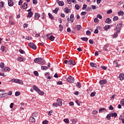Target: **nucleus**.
Segmentation results:
<instances>
[{"mask_svg": "<svg viewBox=\"0 0 124 124\" xmlns=\"http://www.w3.org/2000/svg\"><path fill=\"white\" fill-rule=\"evenodd\" d=\"M67 80L69 83H71V84H72L74 83V78L72 76H69L67 78Z\"/></svg>", "mask_w": 124, "mask_h": 124, "instance_id": "obj_2", "label": "nucleus"}, {"mask_svg": "<svg viewBox=\"0 0 124 124\" xmlns=\"http://www.w3.org/2000/svg\"><path fill=\"white\" fill-rule=\"evenodd\" d=\"M111 115V117L113 118L114 117V118H116V117L118 116V114L117 113L114 112V113H111L110 114Z\"/></svg>", "mask_w": 124, "mask_h": 124, "instance_id": "obj_23", "label": "nucleus"}, {"mask_svg": "<svg viewBox=\"0 0 124 124\" xmlns=\"http://www.w3.org/2000/svg\"><path fill=\"white\" fill-rule=\"evenodd\" d=\"M77 87H78V88H79V89H80L81 88V87H82V85H81V83H80V82H78L76 85Z\"/></svg>", "mask_w": 124, "mask_h": 124, "instance_id": "obj_36", "label": "nucleus"}, {"mask_svg": "<svg viewBox=\"0 0 124 124\" xmlns=\"http://www.w3.org/2000/svg\"><path fill=\"white\" fill-rule=\"evenodd\" d=\"M118 33L115 32L112 36L113 38H116L118 36Z\"/></svg>", "mask_w": 124, "mask_h": 124, "instance_id": "obj_47", "label": "nucleus"}, {"mask_svg": "<svg viewBox=\"0 0 124 124\" xmlns=\"http://www.w3.org/2000/svg\"><path fill=\"white\" fill-rule=\"evenodd\" d=\"M31 116L33 117V118H36V117L38 116V113L36 112H34L32 114Z\"/></svg>", "mask_w": 124, "mask_h": 124, "instance_id": "obj_20", "label": "nucleus"}, {"mask_svg": "<svg viewBox=\"0 0 124 124\" xmlns=\"http://www.w3.org/2000/svg\"><path fill=\"white\" fill-rule=\"evenodd\" d=\"M89 42V43L90 44H93V40L92 39H90Z\"/></svg>", "mask_w": 124, "mask_h": 124, "instance_id": "obj_63", "label": "nucleus"}, {"mask_svg": "<svg viewBox=\"0 0 124 124\" xmlns=\"http://www.w3.org/2000/svg\"><path fill=\"white\" fill-rule=\"evenodd\" d=\"M120 104H121L122 105H124V99H121L120 101Z\"/></svg>", "mask_w": 124, "mask_h": 124, "instance_id": "obj_56", "label": "nucleus"}, {"mask_svg": "<svg viewBox=\"0 0 124 124\" xmlns=\"http://www.w3.org/2000/svg\"><path fill=\"white\" fill-rule=\"evenodd\" d=\"M8 4L9 6H13V1L12 0H8Z\"/></svg>", "mask_w": 124, "mask_h": 124, "instance_id": "obj_12", "label": "nucleus"}, {"mask_svg": "<svg viewBox=\"0 0 124 124\" xmlns=\"http://www.w3.org/2000/svg\"><path fill=\"white\" fill-rule=\"evenodd\" d=\"M118 16H124V11H120L118 13Z\"/></svg>", "mask_w": 124, "mask_h": 124, "instance_id": "obj_24", "label": "nucleus"}, {"mask_svg": "<svg viewBox=\"0 0 124 124\" xmlns=\"http://www.w3.org/2000/svg\"><path fill=\"white\" fill-rule=\"evenodd\" d=\"M76 103H77L78 106H81V105L80 104V103L82 104V102H80L79 103V101L78 100H76Z\"/></svg>", "mask_w": 124, "mask_h": 124, "instance_id": "obj_45", "label": "nucleus"}, {"mask_svg": "<svg viewBox=\"0 0 124 124\" xmlns=\"http://www.w3.org/2000/svg\"><path fill=\"white\" fill-rule=\"evenodd\" d=\"M70 20L71 21V23H73V22H74V15L72 14L71 15V16H70Z\"/></svg>", "mask_w": 124, "mask_h": 124, "instance_id": "obj_11", "label": "nucleus"}, {"mask_svg": "<svg viewBox=\"0 0 124 124\" xmlns=\"http://www.w3.org/2000/svg\"><path fill=\"white\" fill-rule=\"evenodd\" d=\"M29 121L31 123H34L35 122V118L32 116H31L30 118Z\"/></svg>", "mask_w": 124, "mask_h": 124, "instance_id": "obj_14", "label": "nucleus"}, {"mask_svg": "<svg viewBox=\"0 0 124 124\" xmlns=\"http://www.w3.org/2000/svg\"><path fill=\"white\" fill-rule=\"evenodd\" d=\"M99 83L100 85L102 86H102H103V85H105V84H107V83H108V81L106 79H102L100 80Z\"/></svg>", "mask_w": 124, "mask_h": 124, "instance_id": "obj_3", "label": "nucleus"}, {"mask_svg": "<svg viewBox=\"0 0 124 124\" xmlns=\"http://www.w3.org/2000/svg\"><path fill=\"white\" fill-rule=\"evenodd\" d=\"M33 73H34V75L35 76H38L39 74H38V72H37V71H34L33 72Z\"/></svg>", "mask_w": 124, "mask_h": 124, "instance_id": "obj_52", "label": "nucleus"}, {"mask_svg": "<svg viewBox=\"0 0 124 124\" xmlns=\"http://www.w3.org/2000/svg\"><path fill=\"white\" fill-rule=\"evenodd\" d=\"M91 34H92V32H91V31H86V35H89L90 36V35H91Z\"/></svg>", "mask_w": 124, "mask_h": 124, "instance_id": "obj_49", "label": "nucleus"}, {"mask_svg": "<svg viewBox=\"0 0 124 124\" xmlns=\"http://www.w3.org/2000/svg\"><path fill=\"white\" fill-rule=\"evenodd\" d=\"M17 61H18V62H23V61H24V59L22 57H18L17 59Z\"/></svg>", "mask_w": 124, "mask_h": 124, "instance_id": "obj_37", "label": "nucleus"}, {"mask_svg": "<svg viewBox=\"0 0 124 124\" xmlns=\"http://www.w3.org/2000/svg\"><path fill=\"white\" fill-rule=\"evenodd\" d=\"M82 29V26L81 25H77L76 27L74 28V30H77V31H80Z\"/></svg>", "mask_w": 124, "mask_h": 124, "instance_id": "obj_6", "label": "nucleus"}, {"mask_svg": "<svg viewBox=\"0 0 124 124\" xmlns=\"http://www.w3.org/2000/svg\"><path fill=\"white\" fill-rule=\"evenodd\" d=\"M119 20V17L117 16H114L113 18V21L114 22H115V21H118Z\"/></svg>", "mask_w": 124, "mask_h": 124, "instance_id": "obj_32", "label": "nucleus"}, {"mask_svg": "<svg viewBox=\"0 0 124 124\" xmlns=\"http://www.w3.org/2000/svg\"><path fill=\"white\" fill-rule=\"evenodd\" d=\"M112 11L111 9H110L109 10H108L107 12V14H111V13H112Z\"/></svg>", "mask_w": 124, "mask_h": 124, "instance_id": "obj_60", "label": "nucleus"}, {"mask_svg": "<svg viewBox=\"0 0 124 124\" xmlns=\"http://www.w3.org/2000/svg\"><path fill=\"white\" fill-rule=\"evenodd\" d=\"M111 117H112V115H111V114H108L107 115V120H108V121H110V120H111Z\"/></svg>", "mask_w": 124, "mask_h": 124, "instance_id": "obj_27", "label": "nucleus"}, {"mask_svg": "<svg viewBox=\"0 0 124 124\" xmlns=\"http://www.w3.org/2000/svg\"><path fill=\"white\" fill-rule=\"evenodd\" d=\"M5 49H6V47L4 46H1V50L2 52H4L5 51Z\"/></svg>", "mask_w": 124, "mask_h": 124, "instance_id": "obj_44", "label": "nucleus"}, {"mask_svg": "<svg viewBox=\"0 0 124 124\" xmlns=\"http://www.w3.org/2000/svg\"><path fill=\"white\" fill-rule=\"evenodd\" d=\"M49 40H50L51 41H54V40H55V36H53V35H51L49 37Z\"/></svg>", "mask_w": 124, "mask_h": 124, "instance_id": "obj_26", "label": "nucleus"}, {"mask_svg": "<svg viewBox=\"0 0 124 124\" xmlns=\"http://www.w3.org/2000/svg\"><path fill=\"white\" fill-rule=\"evenodd\" d=\"M57 102L59 105V106H62V101L60 98L57 99Z\"/></svg>", "mask_w": 124, "mask_h": 124, "instance_id": "obj_5", "label": "nucleus"}, {"mask_svg": "<svg viewBox=\"0 0 124 124\" xmlns=\"http://www.w3.org/2000/svg\"><path fill=\"white\" fill-rule=\"evenodd\" d=\"M94 23H96V24H98V23L99 22V20H98L97 18H95L94 19Z\"/></svg>", "mask_w": 124, "mask_h": 124, "instance_id": "obj_41", "label": "nucleus"}, {"mask_svg": "<svg viewBox=\"0 0 124 124\" xmlns=\"http://www.w3.org/2000/svg\"><path fill=\"white\" fill-rule=\"evenodd\" d=\"M19 52L20 53V54H24L25 53V51H24L23 50L20 49L19 50Z\"/></svg>", "mask_w": 124, "mask_h": 124, "instance_id": "obj_58", "label": "nucleus"}, {"mask_svg": "<svg viewBox=\"0 0 124 124\" xmlns=\"http://www.w3.org/2000/svg\"><path fill=\"white\" fill-rule=\"evenodd\" d=\"M20 94H21V93H20V92L16 91L15 93L16 96H19V95H20Z\"/></svg>", "mask_w": 124, "mask_h": 124, "instance_id": "obj_40", "label": "nucleus"}, {"mask_svg": "<svg viewBox=\"0 0 124 124\" xmlns=\"http://www.w3.org/2000/svg\"><path fill=\"white\" fill-rule=\"evenodd\" d=\"M28 46L30 47L33 49V50H36V48L37 47L36 46V45L35 44L32 43H29L28 44Z\"/></svg>", "mask_w": 124, "mask_h": 124, "instance_id": "obj_1", "label": "nucleus"}, {"mask_svg": "<svg viewBox=\"0 0 124 124\" xmlns=\"http://www.w3.org/2000/svg\"><path fill=\"white\" fill-rule=\"evenodd\" d=\"M59 30H60V31H62V30L63 29V27H62L61 24L59 25Z\"/></svg>", "mask_w": 124, "mask_h": 124, "instance_id": "obj_38", "label": "nucleus"}, {"mask_svg": "<svg viewBox=\"0 0 124 124\" xmlns=\"http://www.w3.org/2000/svg\"><path fill=\"white\" fill-rule=\"evenodd\" d=\"M57 84V85H62V82L61 81H58Z\"/></svg>", "mask_w": 124, "mask_h": 124, "instance_id": "obj_64", "label": "nucleus"}, {"mask_svg": "<svg viewBox=\"0 0 124 124\" xmlns=\"http://www.w3.org/2000/svg\"><path fill=\"white\" fill-rule=\"evenodd\" d=\"M4 6V2L1 1L0 2V7L2 8Z\"/></svg>", "mask_w": 124, "mask_h": 124, "instance_id": "obj_43", "label": "nucleus"}, {"mask_svg": "<svg viewBox=\"0 0 124 124\" xmlns=\"http://www.w3.org/2000/svg\"><path fill=\"white\" fill-rule=\"evenodd\" d=\"M37 0H33L32 1V3L34 4H37Z\"/></svg>", "mask_w": 124, "mask_h": 124, "instance_id": "obj_61", "label": "nucleus"}, {"mask_svg": "<svg viewBox=\"0 0 124 124\" xmlns=\"http://www.w3.org/2000/svg\"><path fill=\"white\" fill-rule=\"evenodd\" d=\"M33 90L35 91V92H37V93L39 91V88L36 86V85H34L33 86Z\"/></svg>", "mask_w": 124, "mask_h": 124, "instance_id": "obj_19", "label": "nucleus"}, {"mask_svg": "<svg viewBox=\"0 0 124 124\" xmlns=\"http://www.w3.org/2000/svg\"><path fill=\"white\" fill-rule=\"evenodd\" d=\"M41 69L42 70H47V69H48V67L46 66H42Z\"/></svg>", "mask_w": 124, "mask_h": 124, "instance_id": "obj_29", "label": "nucleus"}, {"mask_svg": "<svg viewBox=\"0 0 124 124\" xmlns=\"http://www.w3.org/2000/svg\"><path fill=\"white\" fill-rule=\"evenodd\" d=\"M0 67L1 68H3L4 67V63L3 62H1L0 63Z\"/></svg>", "mask_w": 124, "mask_h": 124, "instance_id": "obj_48", "label": "nucleus"}, {"mask_svg": "<svg viewBox=\"0 0 124 124\" xmlns=\"http://www.w3.org/2000/svg\"><path fill=\"white\" fill-rule=\"evenodd\" d=\"M3 97H5V98H7V93H2Z\"/></svg>", "mask_w": 124, "mask_h": 124, "instance_id": "obj_57", "label": "nucleus"}, {"mask_svg": "<svg viewBox=\"0 0 124 124\" xmlns=\"http://www.w3.org/2000/svg\"><path fill=\"white\" fill-rule=\"evenodd\" d=\"M68 64L70 65H75L76 64V63L75 62V61L73 60H69L68 61Z\"/></svg>", "mask_w": 124, "mask_h": 124, "instance_id": "obj_8", "label": "nucleus"}, {"mask_svg": "<svg viewBox=\"0 0 124 124\" xmlns=\"http://www.w3.org/2000/svg\"><path fill=\"white\" fill-rule=\"evenodd\" d=\"M80 39H81V40H82V41H88V40H89V39L87 37H81Z\"/></svg>", "mask_w": 124, "mask_h": 124, "instance_id": "obj_22", "label": "nucleus"}, {"mask_svg": "<svg viewBox=\"0 0 124 124\" xmlns=\"http://www.w3.org/2000/svg\"><path fill=\"white\" fill-rule=\"evenodd\" d=\"M48 121H47V120H45L44 121H43V122H42V124H48Z\"/></svg>", "mask_w": 124, "mask_h": 124, "instance_id": "obj_62", "label": "nucleus"}, {"mask_svg": "<svg viewBox=\"0 0 124 124\" xmlns=\"http://www.w3.org/2000/svg\"><path fill=\"white\" fill-rule=\"evenodd\" d=\"M64 11L65 13H69V12H70V9H68V8L66 7L64 9Z\"/></svg>", "mask_w": 124, "mask_h": 124, "instance_id": "obj_25", "label": "nucleus"}, {"mask_svg": "<svg viewBox=\"0 0 124 124\" xmlns=\"http://www.w3.org/2000/svg\"><path fill=\"white\" fill-rule=\"evenodd\" d=\"M59 8H56L55 10L52 11V12L55 14H57V13H58V11H59Z\"/></svg>", "mask_w": 124, "mask_h": 124, "instance_id": "obj_31", "label": "nucleus"}, {"mask_svg": "<svg viewBox=\"0 0 124 124\" xmlns=\"http://www.w3.org/2000/svg\"><path fill=\"white\" fill-rule=\"evenodd\" d=\"M106 110V108H100L99 109V113H103L104 112H105V111Z\"/></svg>", "mask_w": 124, "mask_h": 124, "instance_id": "obj_15", "label": "nucleus"}, {"mask_svg": "<svg viewBox=\"0 0 124 124\" xmlns=\"http://www.w3.org/2000/svg\"><path fill=\"white\" fill-rule=\"evenodd\" d=\"M118 78L121 81L124 80V74H120Z\"/></svg>", "mask_w": 124, "mask_h": 124, "instance_id": "obj_18", "label": "nucleus"}, {"mask_svg": "<svg viewBox=\"0 0 124 124\" xmlns=\"http://www.w3.org/2000/svg\"><path fill=\"white\" fill-rule=\"evenodd\" d=\"M122 26H123V23L122 22H121L119 24H118L116 26V28H118L119 29H120L121 27H122Z\"/></svg>", "mask_w": 124, "mask_h": 124, "instance_id": "obj_33", "label": "nucleus"}, {"mask_svg": "<svg viewBox=\"0 0 124 124\" xmlns=\"http://www.w3.org/2000/svg\"><path fill=\"white\" fill-rule=\"evenodd\" d=\"M32 15H33V13H32V12H29L27 16V18H31Z\"/></svg>", "mask_w": 124, "mask_h": 124, "instance_id": "obj_16", "label": "nucleus"}, {"mask_svg": "<svg viewBox=\"0 0 124 124\" xmlns=\"http://www.w3.org/2000/svg\"><path fill=\"white\" fill-rule=\"evenodd\" d=\"M21 7H23V9H27L28 8V3L24 2Z\"/></svg>", "mask_w": 124, "mask_h": 124, "instance_id": "obj_13", "label": "nucleus"}, {"mask_svg": "<svg viewBox=\"0 0 124 124\" xmlns=\"http://www.w3.org/2000/svg\"><path fill=\"white\" fill-rule=\"evenodd\" d=\"M63 121L64 122V123H65V124H69V120H68V119H64L63 120Z\"/></svg>", "mask_w": 124, "mask_h": 124, "instance_id": "obj_46", "label": "nucleus"}, {"mask_svg": "<svg viewBox=\"0 0 124 124\" xmlns=\"http://www.w3.org/2000/svg\"><path fill=\"white\" fill-rule=\"evenodd\" d=\"M45 16H46V15H45V13L43 12L42 14V19H44V17H45Z\"/></svg>", "mask_w": 124, "mask_h": 124, "instance_id": "obj_55", "label": "nucleus"}, {"mask_svg": "<svg viewBox=\"0 0 124 124\" xmlns=\"http://www.w3.org/2000/svg\"><path fill=\"white\" fill-rule=\"evenodd\" d=\"M97 113H98V111H97L96 110H94L93 111V115H96Z\"/></svg>", "mask_w": 124, "mask_h": 124, "instance_id": "obj_59", "label": "nucleus"}, {"mask_svg": "<svg viewBox=\"0 0 124 124\" xmlns=\"http://www.w3.org/2000/svg\"><path fill=\"white\" fill-rule=\"evenodd\" d=\"M121 31V28H118L116 27V32L119 33Z\"/></svg>", "mask_w": 124, "mask_h": 124, "instance_id": "obj_50", "label": "nucleus"}, {"mask_svg": "<svg viewBox=\"0 0 124 124\" xmlns=\"http://www.w3.org/2000/svg\"><path fill=\"white\" fill-rule=\"evenodd\" d=\"M41 61H42V58H37L34 60V62H35L36 63H38L39 64H40Z\"/></svg>", "mask_w": 124, "mask_h": 124, "instance_id": "obj_4", "label": "nucleus"}, {"mask_svg": "<svg viewBox=\"0 0 124 124\" xmlns=\"http://www.w3.org/2000/svg\"><path fill=\"white\" fill-rule=\"evenodd\" d=\"M109 29H110V28H109V26H108V25H106L104 27V30H105V31H108V30H109Z\"/></svg>", "mask_w": 124, "mask_h": 124, "instance_id": "obj_35", "label": "nucleus"}, {"mask_svg": "<svg viewBox=\"0 0 124 124\" xmlns=\"http://www.w3.org/2000/svg\"><path fill=\"white\" fill-rule=\"evenodd\" d=\"M90 65L92 66V67H95L96 68L99 67V66H98L96 63L93 62H90Z\"/></svg>", "mask_w": 124, "mask_h": 124, "instance_id": "obj_9", "label": "nucleus"}, {"mask_svg": "<svg viewBox=\"0 0 124 124\" xmlns=\"http://www.w3.org/2000/svg\"><path fill=\"white\" fill-rule=\"evenodd\" d=\"M101 68H102V69H103V70H106V69H107V67L105 66H101Z\"/></svg>", "mask_w": 124, "mask_h": 124, "instance_id": "obj_54", "label": "nucleus"}, {"mask_svg": "<svg viewBox=\"0 0 124 124\" xmlns=\"http://www.w3.org/2000/svg\"><path fill=\"white\" fill-rule=\"evenodd\" d=\"M105 23H106V24H111V23H112V20H111L110 18L108 17L105 21Z\"/></svg>", "mask_w": 124, "mask_h": 124, "instance_id": "obj_7", "label": "nucleus"}, {"mask_svg": "<svg viewBox=\"0 0 124 124\" xmlns=\"http://www.w3.org/2000/svg\"><path fill=\"white\" fill-rule=\"evenodd\" d=\"M75 7L77 10H79L80 9V6L78 4H76L75 6Z\"/></svg>", "mask_w": 124, "mask_h": 124, "instance_id": "obj_34", "label": "nucleus"}, {"mask_svg": "<svg viewBox=\"0 0 124 124\" xmlns=\"http://www.w3.org/2000/svg\"><path fill=\"white\" fill-rule=\"evenodd\" d=\"M37 93L40 94V95H43V94H44V92L41 91L40 89Z\"/></svg>", "mask_w": 124, "mask_h": 124, "instance_id": "obj_30", "label": "nucleus"}, {"mask_svg": "<svg viewBox=\"0 0 124 124\" xmlns=\"http://www.w3.org/2000/svg\"><path fill=\"white\" fill-rule=\"evenodd\" d=\"M17 84H20V85H23L24 82L22 81V80L18 79L17 81Z\"/></svg>", "mask_w": 124, "mask_h": 124, "instance_id": "obj_42", "label": "nucleus"}, {"mask_svg": "<svg viewBox=\"0 0 124 124\" xmlns=\"http://www.w3.org/2000/svg\"><path fill=\"white\" fill-rule=\"evenodd\" d=\"M48 17H49V19H50V20H54V16H53V15H51V13H48Z\"/></svg>", "mask_w": 124, "mask_h": 124, "instance_id": "obj_21", "label": "nucleus"}, {"mask_svg": "<svg viewBox=\"0 0 124 124\" xmlns=\"http://www.w3.org/2000/svg\"><path fill=\"white\" fill-rule=\"evenodd\" d=\"M10 70V68L8 67H5L3 69V71H9Z\"/></svg>", "mask_w": 124, "mask_h": 124, "instance_id": "obj_28", "label": "nucleus"}, {"mask_svg": "<svg viewBox=\"0 0 124 124\" xmlns=\"http://www.w3.org/2000/svg\"><path fill=\"white\" fill-rule=\"evenodd\" d=\"M59 6H63L64 5V2L63 1H60L59 2H57Z\"/></svg>", "mask_w": 124, "mask_h": 124, "instance_id": "obj_17", "label": "nucleus"}, {"mask_svg": "<svg viewBox=\"0 0 124 124\" xmlns=\"http://www.w3.org/2000/svg\"><path fill=\"white\" fill-rule=\"evenodd\" d=\"M98 18L99 19H102V16L100 14H98L97 15V18Z\"/></svg>", "mask_w": 124, "mask_h": 124, "instance_id": "obj_53", "label": "nucleus"}, {"mask_svg": "<svg viewBox=\"0 0 124 124\" xmlns=\"http://www.w3.org/2000/svg\"><path fill=\"white\" fill-rule=\"evenodd\" d=\"M96 94V93H95V92H92L90 94V96L93 97V96H94V95H95Z\"/></svg>", "mask_w": 124, "mask_h": 124, "instance_id": "obj_39", "label": "nucleus"}, {"mask_svg": "<svg viewBox=\"0 0 124 124\" xmlns=\"http://www.w3.org/2000/svg\"><path fill=\"white\" fill-rule=\"evenodd\" d=\"M40 17V14H39V13H35L34 15V17L35 20H38V19H39V17Z\"/></svg>", "mask_w": 124, "mask_h": 124, "instance_id": "obj_10", "label": "nucleus"}, {"mask_svg": "<svg viewBox=\"0 0 124 124\" xmlns=\"http://www.w3.org/2000/svg\"><path fill=\"white\" fill-rule=\"evenodd\" d=\"M92 8H91L90 7H88L86 9V11L87 12L92 11Z\"/></svg>", "mask_w": 124, "mask_h": 124, "instance_id": "obj_51", "label": "nucleus"}]
</instances>
